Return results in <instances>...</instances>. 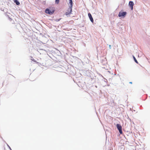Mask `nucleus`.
I'll return each instance as SVG.
<instances>
[{
	"mask_svg": "<svg viewBox=\"0 0 150 150\" xmlns=\"http://www.w3.org/2000/svg\"><path fill=\"white\" fill-rule=\"evenodd\" d=\"M54 12V10H50L48 9H47L45 10V12L47 14H52Z\"/></svg>",
	"mask_w": 150,
	"mask_h": 150,
	"instance_id": "obj_2",
	"label": "nucleus"
},
{
	"mask_svg": "<svg viewBox=\"0 0 150 150\" xmlns=\"http://www.w3.org/2000/svg\"><path fill=\"white\" fill-rule=\"evenodd\" d=\"M14 2L17 5H18L20 4V3L17 0H14Z\"/></svg>",
	"mask_w": 150,
	"mask_h": 150,
	"instance_id": "obj_8",
	"label": "nucleus"
},
{
	"mask_svg": "<svg viewBox=\"0 0 150 150\" xmlns=\"http://www.w3.org/2000/svg\"><path fill=\"white\" fill-rule=\"evenodd\" d=\"M88 16L89 17V18L90 19V20L93 23V18H92V16H91V14L90 13H88Z\"/></svg>",
	"mask_w": 150,
	"mask_h": 150,
	"instance_id": "obj_6",
	"label": "nucleus"
},
{
	"mask_svg": "<svg viewBox=\"0 0 150 150\" xmlns=\"http://www.w3.org/2000/svg\"><path fill=\"white\" fill-rule=\"evenodd\" d=\"M134 4L133 1H130L129 3V6L130 7L131 9L132 10L133 9V6H134Z\"/></svg>",
	"mask_w": 150,
	"mask_h": 150,
	"instance_id": "obj_5",
	"label": "nucleus"
},
{
	"mask_svg": "<svg viewBox=\"0 0 150 150\" xmlns=\"http://www.w3.org/2000/svg\"><path fill=\"white\" fill-rule=\"evenodd\" d=\"M129 83H131V84H132V82H130Z\"/></svg>",
	"mask_w": 150,
	"mask_h": 150,
	"instance_id": "obj_11",
	"label": "nucleus"
},
{
	"mask_svg": "<svg viewBox=\"0 0 150 150\" xmlns=\"http://www.w3.org/2000/svg\"><path fill=\"white\" fill-rule=\"evenodd\" d=\"M127 14V12H120L119 13L118 16L119 17L122 16L125 17Z\"/></svg>",
	"mask_w": 150,
	"mask_h": 150,
	"instance_id": "obj_4",
	"label": "nucleus"
},
{
	"mask_svg": "<svg viewBox=\"0 0 150 150\" xmlns=\"http://www.w3.org/2000/svg\"><path fill=\"white\" fill-rule=\"evenodd\" d=\"M59 2V0H55V3L57 4H58Z\"/></svg>",
	"mask_w": 150,
	"mask_h": 150,
	"instance_id": "obj_10",
	"label": "nucleus"
},
{
	"mask_svg": "<svg viewBox=\"0 0 150 150\" xmlns=\"http://www.w3.org/2000/svg\"><path fill=\"white\" fill-rule=\"evenodd\" d=\"M69 3L68 4V5L69 6H73V3L72 0H69Z\"/></svg>",
	"mask_w": 150,
	"mask_h": 150,
	"instance_id": "obj_7",
	"label": "nucleus"
},
{
	"mask_svg": "<svg viewBox=\"0 0 150 150\" xmlns=\"http://www.w3.org/2000/svg\"><path fill=\"white\" fill-rule=\"evenodd\" d=\"M72 8V6H69V8L67 10V12H66V15H67L71 13Z\"/></svg>",
	"mask_w": 150,
	"mask_h": 150,
	"instance_id": "obj_3",
	"label": "nucleus"
},
{
	"mask_svg": "<svg viewBox=\"0 0 150 150\" xmlns=\"http://www.w3.org/2000/svg\"><path fill=\"white\" fill-rule=\"evenodd\" d=\"M133 58H134V60L135 62L137 63L138 64V61H137V59H136V58L135 57H134L133 56Z\"/></svg>",
	"mask_w": 150,
	"mask_h": 150,
	"instance_id": "obj_9",
	"label": "nucleus"
},
{
	"mask_svg": "<svg viewBox=\"0 0 150 150\" xmlns=\"http://www.w3.org/2000/svg\"><path fill=\"white\" fill-rule=\"evenodd\" d=\"M116 127L120 133L122 134V127L119 124H117L116 125Z\"/></svg>",
	"mask_w": 150,
	"mask_h": 150,
	"instance_id": "obj_1",
	"label": "nucleus"
}]
</instances>
